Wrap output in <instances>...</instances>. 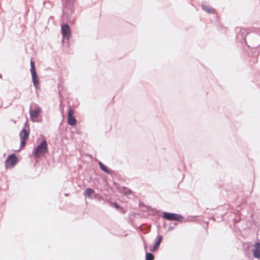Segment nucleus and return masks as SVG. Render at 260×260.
Returning <instances> with one entry per match:
<instances>
[{
  "label": "nucleus",
  "mask_w": 260,
  "mask_h": 260,
  "mask_svg": "<svg viewBox=\"0 0 260 260\" xmlns=\"http://www.w3.org/2000/svg\"><path fill=\"white\" fill-rule=\"evenodd\" d=\"M47 144L45 140L43 141L36 149L35 154L37 157L44 155L47 152Z\"/></svg>",
  "instance_id": "nucleus-1"
},
{
  "label": "nucleus",
  "mask_w": 260,
  "mask_h": 260,
  "mask_svg": "<svg viewBox=\"0 0 260 260\" xmlns=\"http://www.w3.org/2000/svg\"><path fill=\"white\" fill-rule=\"evenodd\" d=\"M30 65H31L30 72H31L32 80V82H33L34 86L36 88L39 89V80L38 76L37 74L34 62L32 61H31Z\"/></svg>",
  "instance_id": "nucleus-2"
},
{
  "label": "nucleus",
  "mask_w": 260,
  "mask_h": 260,
  "mask_svg": "<svg viewBox=\"0 0 260 260\" xmlns=\"http://www.w3.org/2000/svg\"><path fill=\"white\" fill-rule=\"evenodd\" d=\"M17 162V157L13 154L9 155L7 158L5 165L7 168H13Z\"/></svg>",
  "instance_id": "nucleus-3"
},
{
  "label": "nucleus",
  "mask_w": 260,
  "mask_h": 260,
  "mask_svg": "<svg viewBox=\"0 0 260 260\" xmlns=\"http://www.w3.org/2000/svg\"><path fill=\"white\" fill-rule=\"evenodd\" d=\"M61 34L64 39H70L71 37V31L68 24H63L61 26Z\"/></svg>",
  "instance_id": "nucleus-4"
},
{
  "label": "nucleus",
  "mask_w": 260,
  "mask_h": 260,
  "mask_svg": "<svg viewBox=\"0 0 260 260\" xmlns=\"http://www.w3.org/2000/svg\"><path fill=\"white\" fill-rule=\"evenodd\" d=\"M74 113L73 110L69 109L68 113V123L71 125H75L77 123L75 118L73 116Z\"/></svg>",
  "instance_id": "nucleus-5"
},
{
  "label": "nucleus",
  "mask_w": 260,
  "mask_h": 260,
  "mask_svg": "<svg viewBox=\"0 0 260 260\" xmlns=\"http://www.w3.org/2000/svg\"><path fill=\"white\" fill-rule=\"evenodd\" d=\"M28 132L23 129L20 133V137L21 139V147L22 148L25 146V141L28 137Z\"/></svg>",
  "instance_id": "nucleus-6"
},
{
  "label": "nucleus",
  "mask_w": 260,
  "mask_h": 260,
  "mask_svg": "<svg viewBox=\"0 0 260 260\" xmlns=\"http://www.w3.org/2000/svg\"><path fill=\"white\" fill-rule=\"evenodd\" d=\"M41 112V108L38 106H35L34 108L30 110V115L31 118L32 119H35L38 118Z\"/></svg>",
  "instance_id": "nucleus-7"
},
{
  "label": "nucleus",
  "mask_w": 260,
  "mask_h": 260,
  "mask_svg": "<svg viewBox=\"0 0 260 260\" xmlns=\"http://www.w3.org/2000/svg\"><path fill=\"white\" fill-rule=\"evenodd\" d=\"M163 216L168 220H180L181 219V217L179 215L167 212L164 213Z\"/></svg>",
  "instance_id": "nucleus-8"
},
{
  "label": "nucleus",
  "mask_w": 260,
  "mask_h": 260,
  "mask_svg": "<svg viewBox=\"0 0 260 260\" xmlns=\"http://www.w3.org/2000/svg\"><path fill=\"white\" fill-rule=\"evenodd\" d=\"M253 255L256 258L260 257V243H256L254 245V249L253 250Z\"/></svg>",
  "instance_id": "nucleus-9"
},
{
  "label": "nucleus",
  "mask_w": 260,
  "mask_h": 260,
  "mask_svg": "<svg viewBox=\"0 0 260 260\" xmlns=\"http://www.w3.org/2000/svg\"><path fill=\"white\" fill-rule=\"evenodd\" d=\"M94 191L90 188H87L85 190L84 195L88 198H91V195L93 193Z\"/></svg>",
  "instance_id": "nucleus-10"
},
{
  "label": "nucleus",
  "mask_w": 260,
  "mask_h": 260,
  "mask_svg": "<svg viewBox=\"0 0 260 260\" xmlns=\"http://www.w3.org/2000/svg\"><path fill=\"white\" fill-rule=\"evenodd\" d=\"M161 240H162V237L161 236H159L158 237V240H157V243H156L155 245L154 246L153 249H151V250L152 251H154L157 248V247L159 246L160 243L161 241Z\"/></svg>",
  "instance_id": "nucleus-11"
},
{
  "label": "nucleus",
  "mask_w": 260,
  "mask_h": 260,
  "mask_svg": "<svg viewBox=\"0 0 260 260\" xmlns=\"http://www.w3.org/2000/svg\"><path fill=\"white\" fill-rule=\"evenodd\" d=\"M203 9L208 13H212L213 12L212 9L207 5H203Z\"/></svg>",
  "instance_id": "nucleus-12"
},
{
  "label": "nucleus",
  "mask_w": 260,
  "mask_h": 260,
  "mask_svg": "<svg viewBox=\"0 0 260 260\" xmlns=\"http://www.w3.org/2000/svg\"><path fill=\"white\" fill-rule=\"evenodd\" d=\"M154 258L153 255L149 253H146V260H153Z\"/></svg>",
  "instance_id": "nucleus-13"
},
{
  "label": "nucleus",
  "mask_w": 260,
  "mask_h": 260,
  "mask_svg": "<svg viewBox=\"0 0 260 260\" xmlns=\"http://www.w3.org/2000/svg\"><path fill=\"white\" fill-rule=\"evenodd\" d=\"M100 165L101 168L103 171H105V172H107V169H106V167H105L104 165H103L102 163H101V162H100Z\"/></svg>",
  "instance_id": "nucleus-14"
}]
</instances>
